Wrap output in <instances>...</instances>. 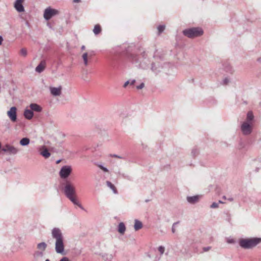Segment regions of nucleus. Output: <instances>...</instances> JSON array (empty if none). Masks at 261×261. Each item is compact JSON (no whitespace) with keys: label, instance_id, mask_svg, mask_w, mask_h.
<instances>
[{"label":"nucleus","instance_id":"f257e3e1","mask_svg":"<svg viewBox=\"0 0 261 261\" xmlns=\"http://www.w3.org/2000/svg\"><path fill=\"white\" fill-rule=\"evenodd\" d=\"M125 50L123 52V55L133 64H137L139 68L143 69H147L150 63L147 58V54L145 51L141 54V57L139 58L137 55L132 52V48L130 46L125 47Z\"/></svg>","mask_w":261,"mask_h":261},{"label":"nucleus","instance_id":"f03ea898","mask_svg":"<svg viewBox=\"0 0 261 261\" xmlns=\"http://www.w3.org/2000/svg\"><path fill=\"white\" fill-rule=\"evenodd\" d=\"M63 191L66 197L74 205L78 206L83 210H85L77 198L76 188L73 183L69 180H66L64 184Z\"/></svg>","mask_w":261,"mask_h":261},{"label":"nucleus","instance_id":"7ed1b4c3","mask_svg":"<svg viewBox=\"0 0 261 261\" xmlns=\"http://www.w3.org/2000/svg\"><path fill=\"white\" fill-rule=\"evenodd\" d=\"M52 238L55 239V250L57 253L63 254L64 251V237L61 229L57 227L51 230Z\"/></svg>","mask_w":261,"mask_h":261},{"label":"nucleus","instance_id":"20e7f679","mask_svg":"<svg viewBox=\"0 0 261 261\" xmlns=\"http://www.w3.org/2000/svg\"><path fill=\"white\" fill-rule=\"evenodd\" d=\"M261 242L260 238L240 239L239 241L241 247L245 249H251Z\"/></svg>","mask_w":261,"mask_h":261},{"label":"nucleus","instance_id":"39448f33","mask_svg":"<svg viewBox=\"0 0 261 261\" xmlns=\"http://www.w3.org/2000/svg\"><path fill=\"white\" fill-rule=\"evenodd\" d=\"M182 34L189 38H194L202 35L203 31L200 28H191L183 30Z\"/></svg>","mask_w":261,"mask_h":261},{"label":"nucleus","instance_id":"423d86ee","mask_svg":"<svg viewBox=\"0 0 261 261\" xmlns=\"http://www.w3.org/2000/svg\"><path fill=\"white\" fill-rule=\"evenodd\" d=\"M72 167L71 166H63L59 172V176L62 179H66L69 177L72 172Z\"/></svg>","mask_w":261,"mask_h":261},{"label":"nucleus","instance_id":"0eeeda50","mask_svg":"<svg viewBox=\"0 0 261 261\" xmlns=\"http://www.w3.org/2000/svg\"><path fill=\"white\" fill-rule=\"evenodd\" d=\"M59 14L58 10L53 9L51 7H48L44 11V18L45 20H48L53 16Z\"/></svg>","mask_w":261,"mask_h":261},{"label":"nucleus","instance_id":"6e6552de","mask_svg":"<svg viewBox=\"0 0 261 261\" xmlns=\"http://www.w3.org/2000/svg\"><path fill=\"white\" fill-rule=\"evenodd\" d=\"M241 129L243 135H249L252 130V125L248 122H244L241 125Z\"/></svg>","mask_w":261,"mask_h":261},{"label":"nucleus","instance_id":"1a4fd4ad","mask_svg":"<svg viewBox=\"0 0 261 261\" xmlns=\"http://www.w3.org/2000/svg\"><path fill=\"white\" fill-rule=\"evenodd\" d=\"M2 150L5 152H7L9 154H15L18 151L17 148L9 144H6L3 146Z\"/></svg>","mask_w":261,"mask_h":261},{"label":"nucleus","instance_id":"9d476101","mask_svg":"<svg viewBox=\"0 0 261 261\" xmlns=\"http://www.w3.org/2000/svg\"><path fill=\"white\" fill-rule=\"evenodd\" d=\"M7 115L12 122L17 121V108L15 107H11L7 112Z\"/></svg>","mask_w":261,"mask_h":261},{"label":"nucleus","instance_id":"9b49d317","mask_svg":"<svg viewBox=\"0 0 261 261\" xmlns=\"http://www.w3.org/2000/svg\"><path fill=\"white\" fill-rule=\"evenodd\" d=\"M163 68L162 64L159 62H152L151 63V70L157 74L161 72V69Z\"/></svg>","mask_w":261,"mask_h":261},{"label":"nucleus","instance_id":"f8f14e48","mask_svg":"<svg viewBox=\"0 0 261 261\" xmlns=\"http://www.w3.org/2000/svg\"><path fill=\"white\" fill-rule=\"evenodd\" d=\"M25 0H16L14 3V7L19 13L24 11V8L22 5Z\"/></svg>","mask_w":261,"mask_h":261},{"label":"nucleus","instance_id":"ddd939ff","mask_svg":"<svg viewBox=\"0 0 261 261\" xmlns=\"http://www.w3.org/2000/svg\"><path fill=\"white\" fill-rule=\"evenodd\" d=\"M62 86H60L58 87H53L49 88L50 93L54 96H58L61 94L62 93Z\"/></svg>","mask_w":261,"mask_h":261},{"label":"nucleus","instance_id":"4468645a","mask_svg":"<svg viewBox=\"0 0 261 261\" xmlns=\"http://www.w3.org/2000/svg\"><path fill=\"white\" fill-rule=\"evenodd\" d=\"M46 65L45 60H42L36 67L35 71L38 73H41L44 70Z\"/></svg>","mask_w":261,"mask_h":261},{"label":"nucleus","instance_id":"2eb2a0df","mask_svg":"<svg viewBox=\"0 0 261 261\" xmlns=\"http://www.w3.org/2000/svg\"><path fill=\"white\" fill-rule=\"evenodd\" d=\"M199 198L200 196L199 195L188 196L187 197V200L190 204H195L199 201Z\"/></svg>","mask_w":261,"mask_h":261},{"label":"nucleus","instance_id":"dca6fc26","mask_svg":"<svg viewBox=\"0 0 261 261\" xmlns=\"http://www.w3.org/2000/svg\"><path fill=\"white\" fill-rule=\"evenodd\" d=\"M41 149L42 150L40 152V154L45 159L48 158L50 156V153L45 146H42Z\"/></svg>","mask_w":261,"mask_h":261},{"label":"nucleus","instance_id":"f3484780","mask_svg":"<svg viewBox=\"0 0 261 261\" xmlns=\"http://www.w3.org/2000/svg\"><path fill=\"white\" fill-rule=\"evenodd\" d=\"M30 109L33 111L40 112L42 111V108L37 103H31L30 105Z\"/></svg>","mask_w":261,"mask_h":261},{"label":"nucleus","instance_id":"a211bd4d","mask_svg":"<svg viewBox=\"0 0 261 261\" xmlns=\"http://www.w3.org/2000/svg\"><path fill=\"white\" fill-rule=\"evenodd\" d=\"M23 115L26 119L30 120L33 117L34 113L31 109H26L24 111Z\"/></svg>","mask_w":261,"mask_h":261},{"label":"nucleus","instance_id":"6ab92c4d","mask_svg":"<svg viewBox=\"0 0 261 261\" xmlns=\"http://www.w3.org/2000/svg\"><path fill=\"white\" fill-rule=\"evenodd\" d=\"M143 227V224H142V223L137 220V219H135V224H134V229L136 231H138L139 230V229H141Z\"/></svg>","mask_w":261,"mask_h":261},{"label":"nucleus","instance_id":"aec40b11","mask_svg":"<svg viewBox=\"0 0 261 261\" xmlns=\"http://www.w3.org/2000/svg\"><path fill=\"white\" fill-rule=\"evenodd\" d=\"M255 171L257 172L261 170V158L255 160Z\"/></svg>","mask_w":261,"mask_h":261},{"label":"nucleus","instance_id":"412c9836","mask_svg":"<svg viewBox=\"0 0 261 261\" xmlns=\"http://www.w3.org/2000/svg\"><path fill=\"white\" fill-rule=\"evenodd\" d=\"M126 227L123 222H120L118 225V231L121 234H123L125 231Z\"/></svg>","mask_w":261,"mask_h":261},{"label":"nucleus","instance_id":"4be33fe9","mask_svg":"<svg viewBox=\"0 0 261 261\" xmlns=\"http://www.w3.org/2000/svg\"><path fill=\"white\" fill-rule=\"evenodd\" d=\"M106 185L110 189H111L112 190L114 194L118 193V191L116 187L111 182H110V181H107Z\"/></svg>","mask_w":261,"mask_h":261},{"label":"nucleus","instance_id":"5701e85b","mask_svg":"<svg viewBox=\"0 0 261 261\" xmlns=\"http://www.w3.org/2000/svg\"><path fill=\"white\" fill-rule=\"evenodd\" d=\"M254 119V116L252 111H249L247 114L246 121L251 124V122Z\"/></svg>","mask_w":261,"mask_h":261},{"label":"nucleus","instance_id":"b1692460","mask_svg":"<svg viewBox=\"0 0 261 261\" xmlns=\"http://www.w3.org/2000/svg\"><path fill=\"white\" fill-rule=\"evenodd\" d=\"M47 247V244L45 242L39 243L37 244V248L38 250L42 251L45 250Z\"/></svg>","mask_w":261,"mask_h":261},{"label":"nucleus","instance_id":"393cba45","mask_svg":"<svg viewBox=\"0 0 261 261\" xmlns=\"http://www.w3.org/2000/svg\"><path fill=\"white\" fill-rule=\"evenodd\" d=\"M224 70L229 73H232L233 72V69L231 65L229 63H225L224 64Z\"/></svg>","mask_w":261,"mask_h":261},{"label":"nucleus","instance_id":"a878e982","mask_svg":"<svg viewBox=\"0 0 261 261\" xmlns=\"http://www.w3.org/2000/svg\"><path fill=\"white\" fill-rule=\"evenodd\" d=\"M30 140L28 138H23L20 141V144L22 146H27L29 144Z\"/></svg>","mask_w":261,"mask_h":261},{"label":"nucleus","instance_id":"bb28decb","mask_svg":"<svg viewBox=\"0 0 261 261\" xmlns=\"http://www.w3.org/2000/svg\"><path fill=\"white\" fill-rule=\"evenodd\" d=\"M101 31V29L99 24H96L95 25L94 28L93 29V33L95 35L99 34Z\"/></svg>","mask_w":261,"mask_h":261},{"label":"nucleus","instance_id":"cd10ccee","mask_svg":"<svg viewBox=\"0 0 261 261\" xmlns=\"http://www.w3.org/2000/svg\"><path fill=\"white\" fill-rule=\"evenodd\" d=\"M118 174H119V176H120L121 177H122L125 179H126L129 180H130L132 179L131 177L127 174H126L124 173H121L120 171H119L118 172Z\"/></svg>","mask_w":261,"mask_h":261},{"label":"nucleus","instance_id":"c85d7f7f","mask_svg":"<svg viewBox=\"0 0 261 261\" xmlns=\"http://www.w3.org/2000/svg\"><path fill=\"white\" fill-rule=\"evenodd\" d=\"M88 54L87 53H85L82 55V58L84 60V63L85 66H87L88 64Z\"/></svg>","mask_w":261,"mask_h":261},{"label":"nucleus","instance_id":"c756f323","mask_svg":"<svg viewBox=\"0 0 261 261\" xmlns=\"http://www.w3.org/2000/svg\"><path fill=\"white\" fill-rule=\"evenodd\" d=\"M165 29V25H160L158 27V31L159 34H161L163 31H164Z\"/></svg>","mask_w":261,"mask_h":261},{"label":"nucleus","instance_id":"7c9ffc66","mask_svg":"<svg viewBox=\"0 0 261 261\" xmlns=\"http://www.w3.org/2000/svg\"><path fill=\"white\" fill-rule=\"evenodd\" d=\"M198 153H199V150L197 148H195L192 150L191 155L193 157H195L196 156H197L198 154Z\"/></svg>","mask_w":261,"mask_h":261},{"label":"nucleus","instance_id":"2f4dec72","mask_svg":"<svg viewBox=\"0 0 261 261\" xmlns=\"http://www.w3.org/2000/svg\"><path fill=\"white\" fill-rule=\"evenodd\" d=\"M96 165L97 167H98L100 169H101L104 172H107L109 171V170L106 167H105L103 165H102L101 164L97 163Z\"/></svg>","mask_w":261,"mask_h":261},{"label":"nucleus","instance_id":"473e14b6","mask_svg":"<svg viewBox=\"0 0 261 261\" xmlns=\"http://www.w3.org/2000/svg\"><path fill=\"white\" fill-rule=\"evenodd\" d=\"M105 261H111V255H108V254H105L102 256Z\"/></svg>","mask_w":261,"mask_h":261},{"label":"nucleus","instance_id":"72a5a7b5","mask_svg":"<svg viewBox=\"0 0 261 261\" xmlns=\"http://www.w3.org/2000/svg\"><path fill=\"white\" fill-rule=\"evenodd\" d=\"M165 250V248L163 246H160L158 247V250L160 252L161 255H162L164 253Z\"/></svg>","mask_w":261,"mask_h":261},{"label":"nucleus","instance_id":"f704fd0d","mask_svg":"<svg viewBox=\"0 0 261 261\" xmlns=\"http://www.w3.org/2000/svg\"><path fill=\"white\" fill-rule=\"evenodd\" d=\"M20 54L23 56H26L27 55V50L25 48H22L20 50Z\"/></svg>","mask_w":261,"mask_h":261},{"label":"nucleus","instance_id":"c9c22d12","mask_svg":"<svg viewBox=\"0 0 261 261\" xmlns=\"http://www.w3.org/2000/svg\"><path fill=\"white\" fill-rule=\"evenodd\" d=\"M229 82V80L228 78L227 77H225L223 81H222V84L223 85H227Z\"/></svg>","mask_w":261,"mask_h":261},{"label":"nucleus","instance_id":"e433bc0d","mask_svg":"<svg viewBox=\"0 0 261 261\" xmlns=\"http://www.w3.org/2000/svg\"><path fill=\"white\" fill-rule=\"evenodd\" d=\"M219 206L218 205V203H217V202H213L211 205V208H218Z\"/></svg>","mask_w":261,"mask_h":261},{"label":"nucleus","instance_id":"4c0bfd02","mask_svg":"<svg viewBox=\"0 0 261 261\" xmlns=\"http://www.w3.org/2000/svg\"><path fill=\"white\" fill-rule=\"evenodd\" d=\"M179 223V222H175L173 224L172 227V232L173 233H174L175 232V226Z\"/></svg>","mask_w":261,"mask_h":261},{"label":"nucleus","instance_id":"58836bf2","mask_svg":"<svg viewBox=\"0 0 261 261\" xmlns=\"http://www.w3.org/2000/svg\"><path fill=\"white\" fill-rule=\"evenodd\" d=\"M110 156L111 157L116 158H118V159H124L123 157H122L121 156L115 154H111Z\"/></svg>","mask_w":261,"mask_h":261},{"label":"nucleus","instance_id":"ea45409f","mask_svg":"<svg viewBox=\"0 0 261 261\" xmlns=\"http://www.w3.org/2000/svg\"><path fill=\"white\" fill-rule=\"evenodd\" d=\"M144 87V84L142 83L140 85L137 86V89L138 90L142 89Z\"/></svg>","mask_w":261,"mask_h":261},{"label":"nucleus","instance_id":"a19ab883","mask_svg":"<svg viewBox=\"0 0 261 261\" xmlns=\"http://www.w3.org/2000/svg\"><path fill=\"white\" fill-rule=\"evenodd\" d=\"M59 261H70L67 257H62Z\"/></svg>","mask_w":261,"mask_h":261},{"label":"nucleus","instance_id":"79ce46f5","mask_svg":"<svg viewBox=\"0 0 261 261\" xmlns=\"http://www.w3.org/2000/svg\"><path fill=\"white\" fill-rule=\"evenodd\" d=\"M227 242L229 244H233L234 243V241L232 239H228Z\"/></svg>","mask_w":261,"mask_h":261},{"label":"nucleus","instance_id":"37998d69","mask_svg":"<svg viewBox=\"0 0 261 261\" xmlns=\"http://www.w3.org/2000/svg\"><path fill=\"white\" fill-rule=\"evenodd\" d=\"M211 247H210V246L204 247L203 248V251H204V252H206V251H208L211 249Z\"/></svg>","mask_w":261,"mask_h":261},{"label":"nucleus","instance_id":"c03bdc74","mask_svg":"<svg viewBox=\"0 0 261 261\" xmlns=\"http://www.w3.org/2000/svg\"><path fill=\"white\" fill-rule=\"evenodd\" d=\"M129 84L130 85H134L135 84V83H136L135 80H129Z\"/></svg>","mask_w":261,"mask_h":261},{"label":"nucleus","instance_id":"a18cd8bd","mask_svg":"<svg viewBox=\"0 0 261 261\" xmlns=\"http://www.w3.org/2000/svg\"><path fill=\"white\" fill-rule=\"evenodd\" d=\"M129 84V81H126L123 85V87L126 88L127 86Z\"/></svg>","mask_w":261,"mask_h":261},{"label":"nucleus","instance_id":"49530a36","mask_svg":"<svg viewBox=\"0 0 261 261\" xmlns=\"http://www.w3.org/2000/svg\"><path fill=\"white\" fill-rule=\"evenodd\" d=\"M3 38L2 36H0V45L2 44Z\"/></svg>","mask_w":261,"mask_h":261},{"label":"nucleus","instance_id":"de8ad7c7","mask_svg":"<svg viewBox=\"0 0 261 261\" xmlns=\"http://www.w3.org/2000/svg\"><path fill=\"white\" fill-rule=\"evenodd\" d=\"M257 61L259 63H260V64H261V56H260V57H259V58L257 59Z\"/></svg>","mask_w":261,"mask_h":261},{"label":"nucleus","instance_id":"09e8293b","mask_svg":"<svg viewBox=\"0 0 261 261\" xmlns=\"http://www.w3.org/2000/svg\"><path fill=\"white\" fill-rule=\"evenodd\" d=\"M86 48V47L85 45H82V47H81V50H85Z\"/></svg>","mask_w":261,"mask_h":261},{"label":"nucleus","instance_id":"8fccbe9b","mask_svg":"<svg viewBox=\"0 0 261 261\" xmlns=\"http://www.w3.org/2000/svg\"><path fill=\"white\" fill-rule=\"evenodd\" d=\"M74 3H79L81 2V0H73Z\"/></svg>","mask_w":261,"mask_h":261},{"label":"nucleus","instance_id":"3c124183","mask_svg":"<svg viewBox=\"0 0 261 261\" xmlns=\"http://www.w3.org/2000/svg\"><path fill=\"white\" fill-rule=\"evenodd\" d=\"M227 199L230 201H232L233 200V199L231 197H230V198H228Z\"/></svg>","mask_w":261,"mask_h":261},{"label":"nucleus","instance_id":"603ef678","mask_svg":"<svg viewBox=\"0 0 261 261\" xmlns=\"http://www.w3.org/2000/svg\"><path fill=\"white\" fill-rule=\"evenodd\" d=\"M61 162V160H58L56 161V164H59V163H60Z\"/></svg>","mask_w":261,"mask_h":261},{"label":"nucleus","instance_id":"864d4df0","mask_svg":"<svg viewBox=\"0 0 261 261\" xmlns=\"http://www.w3.org/2000/svg\"><path fill=\"white\" fill-rule=\"evenodd\" d=\"M218 203V204H219V203H223L224 202L222 201H221V200H219Z\"/></svg>","mask_w":261,"mask_h":261},{"label":"nucleus","instance_id":"5fc2aeb1","mask_svg":"<svg viewBox=\"0 0 261 261\" xmlns=\"http://www.w3.org/2000/svg\"><path fill=\"white\" fill-rule=\"evenodd\" d=\"M38 254H40V255H43V253H42V252H38Z\"/></svg>","mask_w":261,"mask_h":261},{"label":"nucleus","instance_id":"6e6d98bb","mask_svg":"<svg viewBox=\"0 0 261 261\" xmlns=\"http://www.w3.org/2000/svg\"><path fill=\"white\" fill-rule=\"evenodd\" d=\"M223 198L224 199H227L225 196H223Z\"/></svg>","mask_w":261,"mask_h":261},{"label":"nucleus","instance_id":"4d7b16f0","mask_svg":"<svg viewBox=\"0 0 261 261\" xmlns=\"http://www.w3.org/2000/svg\"><path fill=\"white\" fill-rule=\"evenodd\" d=\"M45 261H50L49 259H46Z\"/></svg>","mask_w":261,"mask_h":261},{"label":"nucleus","instance_id":"13d9d810","mask_svg":"<svg viewBox=\"0 0 261 261\" xmlns=\"http://www.w3.org/2000/svg\"><path fill=\"white\" fill-rule=\"evenodd\" d=\"M149 200H146L145 201L146 202H148Z\"/></svg>","mask_w":261,"mask_h":261}]
</instances>
